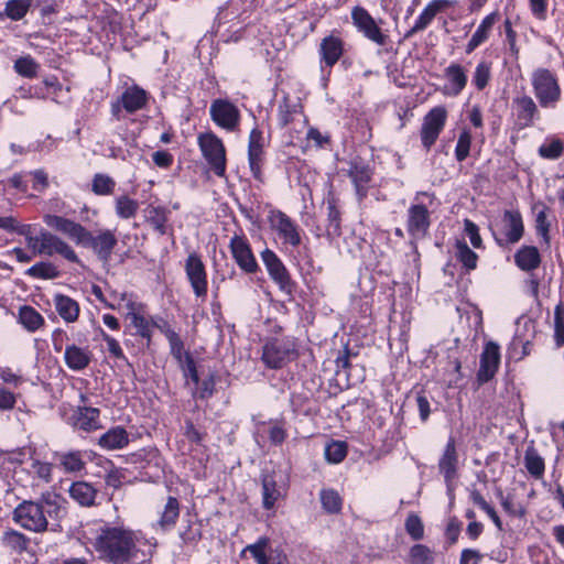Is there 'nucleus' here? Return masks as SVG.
I'll return each instance as SVG.
<instances>
[{
    "label": "nucleus",
    "mask_w": 564,
    "mask_h": 564,
    "mask_svg": "<svg viewBox=\"0 0 564 564\" xmlns=\"http://www.w3.org/2000/svg\"><path fill=\"white\" fill-rule=\"evenodd\" d=\"M215 390L214 375L209 373L204 378H199L198 386H195L193 395L199 399H208L213 395Z\"/></svg>",
    "instance_id": "obj_60"
},
{
    "label": "nucleus",
    "mask_w": 564,
    "mask_h": 564,
    "mask_svg": "<svg viewBox=\"0 0 564 564\" xmlns=\"http://www.w3.org/2000/svg\"><path fill=\"white\" fill-rule=\"evenodd\" d=\"M268 223L270 228L276 232L283 245L293 248L299 247L302 242V229L285 213L280 209H271L268 214Z\"/></svg>",
    "instance_id": "obj_9"
},
{
    "label": "nucleus",
    "mask_w": 564,
    "mask_h": 564,
    "mask_svg": "<svg viewBox=\"0 0 564 564\" xmlns=\"http://www.w3.org/2000/svg\"><path fill=\"white\" fill-rule=\"evenodd\" d=\"M89 543L98 558L110 564H141L151 556L152 544L141 531L102 523Z\"/></svg>",
    "instance_id": "obj_1"
},
{
    "label": "nucleus",
    "mask_w": 564,
    "mask_h": 564,
    "mask_svg": "<svg viewBox=\"0 0 564 564\" xmlns=\"http://www.w3.org/2000/svg\"><path fill=\"white\" fill-rule=\"evenodd\" d=\"M447 120V110L444 106L432 108L423 118L420 137L422 145L430 150L438 139Z\"/></svg>",
    "instance_id": "obj_13"
},
{
    "label": "nucleus",
    "mask_w": 564,
    "mask_h": 564,
    "mask_svg": "<svg viewBox=\"0 0 564 564\" xmlns=\"http://www.w3.org/2000/svg\"><path fill=\"white\" fill-rule=\"evenodd\" d=\"M63 502L62 496L47 491L40 501L24 500L19 503L13 511V520L25 530L43 532L48 525L47 517H61Z\"/></svg>",
    "instance_id": "obj_2"
},
{
    "label": "nucleus",
    "mask_w": 564,
    "mask_h": 564,
    "mask_svg": "<svg viewBox=\"0 0 564 564\" xmlns=\"http://www.w3.org/2000/svg\"><path fill=\"white\" fill-rule=\"evenodd\" d=\"M139 209L138 200L128 195H120L115 199L116 215L121 219H130L134 217Z\"/></svg>",
    "instance_id": "obj_44"
},
{
    "label": "nucleus",
    "mask_w": 564,
    "mask_h": 564,
    "mask_svg": "<svg viewBox=\"0 0 564 564\" xmlns=\"http://www.w3.org/2000/svg\"><path fill=\"white\" fill-rule=\"evenodd\" d=\"M42 229L43 228L35 234V225L21 224L17 231L18 235L24 237L28 249H30L34 256L41 254Z\"/></svg>",
    "instance_id": "obj_40"
},
{
    "label": "nucleus",
    "mask_w": 564,
    "mask_h": 564,
    "mask_svg": "<svg viewBox=\"0 0 564 564\" xmlns=\"http://www.w3.org/2000/svg\"><path fill=\"white\" fill-rule=\"evenodd\" d=\"M531 83L540 106L555 108L562 97L556 75L547 68H538L532 73Z\"/></svg>",
    "instance_id": "obj_5"
},
{
    "label": "nucleus",
    "mask_w": 564,
    "mask_h": 564,
    "mask_svg": "<svg viewBox=\"0 0 564 564\" xmlns=\"http://www.w3.org/2000/svg\"><path fill=\"white\" fill-rule=\"evenodd\" d=\"M209 115L217 127L228 132H235L239 129L241 121L240 110L228 98L214 99L209 107Z\"/></svg>",
    "instance_id": "obj_10"
},
{
    "label": "nucleus",
    "mask_w": 564,
    "mask_h": 564,
    "mask_svg": "<svg viewBox=\"0 0 564 564\" xmlns=\"http://www.w3.org/2000/svg\"><path fill=\"white\" fill-rule=\"evenodd\" d=\"M3 545L17 553H22L28 549L29 540L28 538L15 530H8L2 535Z\"/></svg>",
    "instance_id": "obj_46"
},
{
    "label": "nucleus",
    "mask_w": 564,
    "mask_h": 564,
    "mask_svg": "<svg viewBox=\"0 0 564 564\" xmlns=\"http://www.w3.org/2000/svg\"><path fill=\"white\" fill-rule=\"evenodd\" d=\"M470 144H471L470 132L467 130L462 131L458 137L456 147H455V156H456L457 161L462 162L468 156L469 150H470Z\"/></svg>",
    "instance_id": "obj_62"
},
{
    "label": "nucleus",
    "mask_w": 564,
    "mask_h": 564,
    "mask_svg": "<svg viewBox=\"0 0 564 564\" xmlns=\"http://www.w3.org/2000/svg\"><path fill=\"white\" fill-rule=\"evenodd\" d=\"M90 451H70L58 455V463L66 473H77L85 468L86 460L93 458Z\"/></svg>",
    "instance_id": "obj_32"
},
{
    "label": "nucleus",
    "mask_w": 564,
    "mask_h": 564,
    "mask_svg": "<svg viewBox=\"0 0 564 564\" xmlns=\"http://www.w3.org/2000/svg\"><path fill=\"white\" fill-rule=\"evenodd\" d=\"M284 496L282 487L276 485L272 476L265 475L262 479V506L267 510L274 508L276 501Z\"/></svg>",
    "instance_id": "obj_35"
},
{
    "label": "nucleus",
    "mask_w": 564,
    "mask_h": 564,
    "mask_svg": "<svg viewBox=\"0 0 564 564\" xmlns=\"http://www.w3.org/2000/svg\"><path fill=\"white\" fill-rule=\"evenodd\" d=\"M148 219L160 234H165V224L167 221L166 209L161 206L150 207L148 212Z\"/></svg>",
    "instance_id": "obj_56"
},
{
    "label": "nucleus",
    "mask_w": 564,
    "mask_h": 564,
    "mask_svg": "<svg viewBox=\"0 0 564 564\" xmlns=\"http://www.w3.org/2000/svg\"><path fill=\"white\" fill-rule=\"evenodd\" d=\"M411 564H433V551L423 544H415L410 549Z\"/></svg>",
    "instance_id": "obj_54"
},
{
    "label": "nucleus",
    "mask_w": 564,
    "mask_h": 564,
    "mask_svg": "<svg viewBox=\"0 0 564 564\" xmlns=\"http://www.w3.org/2000/svg\"><path fill=\"white\" fill-rule=\"evenodd\" d=\"M406 533L415 541L423 539L424 525L421 518L415 513H410L404 523Z\"/></svg>",
    "instance_id": "obj_58"
},
{
    "label": "nucleus",
    "mask_w": 564,
    "mask_h": 564,
    "mask_svg": "<svg viewBox=\"0 0 564 564\" xmlns=\"http://www.w3.org/2000/svg\"><path fill=\"white\" fill-rule=\"evenodd\" d=\"M445 84L442 88V93L447 97H457L466 88L468 83V76L466 68L459 63L452 62L444 69Z\"/></svg>",
    "instance_id": "obj_23"
},
{
    "label": "nucleus",
    "mask_w": 564,
    "mask_h": 564,
    "mask_svg": "<svg viewBox=\"0 0 564 564\" xmlns=\"http://www.w3.org/2000/svg\"><path fill=\"white\" fill-rule=\"evenodd\" d=\"M52 346L55 352H63L65 366L76 372L87 369L93 359L94 354L88 345H77L69 343V336L66 330L56 328L52 333Z\"/></svg>",
    "instance_id": "obj_4"
},
{
    "label": "nucleus",
    "mask_w": 564,
    "mask_h": 564,
    "mask_svg": "<svg viewBox=\"0 0 564 564\" xmlns=\"http://www.w3.org/2000/svg\"><path fill=\"white\" fill-rule=\"evenodd\" d=\"M198 145L209 169L218 177H225L227 161L226 149L221 139L213 132L204 133L198 137Z\"/></svg>",
    "instance_id": "obj_7"
},
{
    "label": "nucleus",
    "mask_w": 564,
    "mask_h": 564,
    "mask_svg": "<svg viewBox=\"0 0 564 564\" xmlns=\"http://www.w3.org/2000/svg\"><path fill=\"white\" fill-rule=\"evenodd\" d=\"M300 115V107L297 104H291L286 98L280 102L278 108V120L281 127L288 126L295 116Z\"/></svg>",
    "instance_id": "obj_52"
},
{
    "label": "nucleus",
    "mask_w": 564,
    "mask_h": 564,
    "mask_svg": "<svg viewBox=\"0 0 564 564\" xmlns=\"http://www.w3.org/2000/svg\"><path fill=\"white\" fill-rule=\"evenodd\" d=\"M120 303L116 306L115 304H108V307L124 308L127 311V318L130 321L131 326L135 329V335L147 341L149 346L152 340L153 329L158 328V325H162L164 319L161 317L150 316L145 311V305L138 302L132 294L120 293Z\"/></svg>",
    "instance_id": "obj_3"
},
{
    "label": "nucleus",
    "mask_w": 564,
    "mask_h": 564,
    "mask_svg": "<svg viewBox=\"0 0 564 564\" xmlns=\"http://www.w3.org/2000/svg\"><path fill=\"white\" fill-rule=\"evenodd\" d=\"M41 247L40 256L53 257L58 254L69 262L80 263V260L73 247L59 236L52 234L48 230L42 229Z\"/></svg>",
    "instance_id": "obj_19"
},
{
    "label": "nucleus",
    "mask_w": 564,
    "mask_h": 564,
    "mask_svg": "<svg viewBox=\"0 0 564 564\" xmlns=\"http://www.w3.org/2000/svg\"><path fill=\"white\" fill-rule=\"evenodd\" d=\"M19 323L30 333H35L44 326V317L32 306L24 305L19 310Z\"/></svg>",
    "instance_id": "obj_38"
},
{
    "label": "nucleus",
    "mask_w": 564,
    "mask_h": 564,
    "mask_svg": "<svg viewBox=\"0 0 564 564\" xmlns=\"http://www.w3.org/2000/svg\"><path fill=\"white\" fill-rule=\"evenodd\" d=\"M351 21L358 32L377 45H386L388 35L380 29L371 14L360 6L351 10Z\"/></svg>",
    "instance_id": "obj_14"
},
{
    "label": "nucleus",
    "mask_w": 564,
    "mask_h": 564,
    "mask_svg": "<svg viewBox=\"0 0 564 564\" xmlns=\"http://www.w3.org/2000/svg\"><path fill=\"white\" fill-rule=\"evenodd\" d=\"M500 364V347L495 341L485 344L480 355V366L477 378L480 382H487L494 378Z\"/></svg>",
    "instance_id": "obj_25"
},
{
    "label": "nucleus",
    "mask_w": 564,
    "mask_h": 564,
    "mask_svg": "<svg viewBox=\"0 0 564 564\" xmlns=\"http://www.w3.org/2000/svg\"><path fill=\"white\" fill-rule=\"evenodd\" d=\"M53 302L56 312L64 322L74 323L78 319L80 308L74 299L64 294H56Z\"/></svg>",
    "instance_id": "obj_33"
},
{
    "label": "nucleus",
    "mask_w": 564,
    "mask_h": 564,
    "mask_svg": "<svg viewBox=\"0 0 564 564\" xmlns=\"http://www.w3.org/2000/svg\"><path fill=\"white\" fill-rule=\"evenodd\" d=\"M85 247H90L99 259L107 261L117 245V238L110 230L101 231L97 236L90 234Z\"/></svg>",
    "instance_id": "obj_30"
},
{
    "label": "nucleus",
    "mask_w": 564,
    "mask_h": 564,
    "mask_svg": "<svg viewBox=\"0 0 564 564\" xmlns=\"http://www.w3.org/2000/svg\"><path fill=\"white\" fill-rule=\"evenodd\" d=\"M158 328L165 335L166 339L169 340L172 356L178 362H183L185 356H189V354L184 351V345L178 334L171 328L167 322H163L162 325H158Z\"/></svg>",
    "instance_id": "obj_39"
},
{
    "label": "nucleus",
    "mask_w": 564,
    "mask_h": 564,
    "mask_svg": "<svg viewBox=\"0 0 564 564\" xmlns=\"http://www.w3.org/2000/svg\"><path fill=\"white\" fill-rule=\"evenodd\" d=\"M554 339L556 346L564 344V305L558 304L554 310Z\"/></svg>",
    "instance_id": "obj_61"
},
{
    "label": "nucleus",
    "mask_w": 564,
    "mask_h": 564,
    "mask_svg": "<svg viewBox=\"0 0 564 564\" xmlns=\"http://www.w3.org/2000/svg\"><path fill=\"white\" fill-rule=\"evenodd\" d=\"M116 181L108 174L97 173L91 181V191L99 196H108L115 192Z\"/></svg>",
    "instance_id": "obj_47"
},
{
    "label": "nucleus",
    "mask_w": 564,
    "mask_h": 564,
    "mask_svg": "<svg viewBox=\"0 0 564 564\" xmlns=\"http://www.w3.org/2000/svg\"><path fill=\"white\" fill-rule=\"evenodd\" d=\"M491 79V63L481 61L479 62L473 73L471 84L477 90H484Z\"/></svg>",
    "instance_id": "obj_48"
},
{
    "label": "nucleus",
    "mask_w": 564,
    "mask_h": 564,
    "mask_svg": "<svg viewBox=\"0 0 564 564\" xmlns=\"http://www.w3.org/2000/svg\"><path fill=\"white\" fill-rule=\"evenodd\" d=\"M150 95L142 87L133 84L127 86L121 95L110 104V113L113 120L124 119V115H132L144 109L149 102Z\"/></svg>",
    "instance_id": "obj_6"
},
{
    "label": "nucleus",
    "mask_w": 564,
    "mask_h": 564,
    "mask_svg": "<svg viewBox=\"0 0 564 564\" xmlns=\"http://www.w3.org/2000/svg\"><path fill=\"white\" fill-rule=\"evenodd\" d=\"M348 175L354 184L357 199L361 203L371 187L372 171L362 161L352 160L349 164Z\"/></svg>",
    "instance_id": "obj_24"
},
{
    "label": "nucleus",
    "mask_w": 564,
    "mask_h": 564,
    "mask_svg": "<svg viewBox=\"0 0 564 564\" xmlns=\"http://www.w3.org/2000/svg\"><path fill=\"white\" fill-rule=\"evenodd\" d=\"M68 492L72 499L82 507H91L97 496V489L86 481L73 482Z\"/></svg>",
    "instance_id": "obj_34"
},
{
    "label": "nucleus",
    "mask_w": 564,
    "mask_h": 564,
    "mask_svg": "<svg viewBox=\"0 0 564 564\" xmlns=\"http://www.w3.org/2000/svg\"><path fill=\"white\" fill-rule=\"evenodd\" d=\"M345 52L344 40L335 33L325 36L318 47L319 65L322 72L332 69Z\"/></svg>",
    "instance_id": "obj_20"
},
{
    "label": "nucleus",
    "mask_w": 564,
    "mask_h": 564,
    "mask_svg": "<svg viewBox=\"0 0 564 564\" xmlns=\"http://www.w3.org/2000/svg\"><path fill=\"white\" fill-rule=\"evenodd\" d=\"M249 553L256 564H290L289 554L281 544H274L268 536H260L248 544L242 554Z\"/></svg>",
    "instance_id": "obj_8"
},
{
    "label": "nucleus",
    "mask_w": 564,
    "mask_h": 564,
    "mask_svg": "<svg viewBox=\"0 0 564 564\" xmlns=\"http://www.w3.org/2000/svg\"><path fill=\"white\" fill-rule=\"evenodd\" d=\"M182 370H183V373L186 378V382L189 383L192 382L194 386H198L199 383V375H198V371L196 369V365H195V361L193 360V358L191 356H185V359L183 360V362H178Z\"/></svg>",
    "instance_id": "obj_63"
},
{
    "label": "nucleus",
    "mask_w": 564,
    "mask_h": 564,
    "mask_svg": "<svg viewBox=\"0 0 564 564\" xmlns=\"http://www.w3.org/2000/svg\"><path fill=\"white\" fill-rule=\"evenodd\" d=\"M44 223L50 228L66 235L76 245L86 246L88 239H90V231H88L83 225L63 216L47 214L43 217Z\"/></svg>",
    "instance_id": "obj_16"
},
{
    "label": "nucleus",
    "mask_w": 564,
    "mask_h": 564,
    "mask_svg": "<svg viewBox=\"0 0 564 564\" xmlns=\"http://www.w3.org/2000/svg\"><path fill=\"white\" fill-rule=\"evenodd\" d=\"M186 279L197 300L206 301L208 294V280L205 264L196 252L187 256L184 263Z\"/></svg>",
    "instance_id": "obj_11"
},
{
    "label": "nucleus",
    "mask_w": 564,
    "mask_h": 564,
    "mask_svg": "<svg viewBox=\"0 0 564 564\" xmlns=\"http://www.w3.org/2000/svg\"><path fill=\"white\" fill-rule=\"evenodd\" d=\"M260 256L269 276L279 285L281 291L290 294L293 290V282L281 259L269 248H265Z\"/></svg>",
    "instance_id": "obj_18"
},
{
    "label": "nucleus",
    "mask_w": 564,
    "mask_h": 564,
    "mask_svg": "<svg viewBox=\"0 0 564 564\" xmlns=\"http://www.w3.org/2000/svg\"><path fill=\"white\" fill-rule=\"evenodd\" d=\"M347 455V446L344 442L334 441L325 447V457L329 463L338 464Z\"/></svg>",
    "instance_id": "obj_57"
},
{
    "label": "nucleus",
    "mask_w": 564,
    "mask_h": 564,
    "mask_svg": "<svg viewBox=\"0 0 564 564\" xmlns=\"http://www.w3.org/2000/svg\"><path fill=\"white\" fill-rule=\"evenodd\" d=\"M538 153L545 160H557L564 153V143L555 137L546 138L545 141L539 147Z\"/></svg>",
    "instance_id": "obj_43"
},
{
    "label": "nucleus",
    "mask_w": 564,
    "mask_h": 564,
    "mask_svg": "<svg viewBox=\"0 0 564 564\" xmlns=\"http://www.w3.org/2000/svg\"><path fill=\"white\" fill-rule=\"evenodd\" d=\"M31 0H9L6 3V14L13 21H19L28 13Z\"/></svg>",
    "instance_id": "obj_53"
},
{
    "label": "nucleus",
    "mask_w": 564,
    "mask_h": 564,
    "mask_svg": "<svg viewBox=\"0 0 564 564\" xmlns=\"http://www.w3.org/2000/svg\"><path fill=\"white\" fill-rule=\"evenodd\" d=\"M524 226L518 210H506L502 218V229L496 240L500 246L517 243L523 236Z\"/></svg>",
    "instance_id": "obj_22"
},
{
    "label": "nucleus",
    "mask_w": 564,
    "mask_h": 564,
    "mask_svg": "<svg viewBox=\"0 0 564 564\" xmlns=\"http://www.w3.org/2000/svg\"><path fill=\"white\" fill-rule=\"evenodd\" d=\"M458 456L456 452L455 441L449 437L445 446L444 453L438 462V468L444 476L446 485L449 487L456 477Z\"/></svg>",
    "instance_id": "obj_28"
},
{
    "label": "nucleus",
    "mask_w": 564,
    "mask_h": 564,
    "mask_svg": "<svg viewBox=\"0 0 564 564\" xmlns=\"http://www.w3.org/2000/svg\"><path fill=\"white\" fill-rule=\"evenodd\" d=\"M421 197H432L425 193H417L414 203L408 209L406 230L412 238H423L431 226L430 212L427 206L420 199Z\"/></svg>",
    "instance_id": "obj_12"
},
{
    "label": "nucleus",
    "mask_w": 564,
    "mask_h": 564,
    "mask_svg": "<svg viewBox=\"0 0 564 564\" xmlns=\"http://www.w3.org/2000/svg\"><path fill=\"white\" fill-rule=\"evenodd\" d=\"M524 464L531 476L535 478L543 476L545 469L544 460L534 449H528L525 452Z\"/></svg>",
    "instance_id": "obj_49"
},
{
    "label": "nucleus",
    "mask_w": 564,
    "mask_h": 564,
    "mask_svg": "<svg viewBox=\"0 0 564 564\" xmlns=\"http://www.w3.org/2000/svg\"><path fill=\"white\" fill-rule=\"evenodd\" d=\"M265 139L258 128H253L249 134L248 142V162L252 176L261 180L262 166L264 162Z\"/></svg>",
    "instance_id": "obj_21"
},
{
    "label": "nucleus",
    "mask_w": 564,
    "mask_h": 564,
    "mask_svg": "<svg viewBox=\"0 0 564 564\" xmlns=\"http://www.w3.org/2000/svg\"><path fill=\"white\" fill-rule=\"evenodd\" d=\"M129 434L122 426H113L98 440V445L107 451L122 449L129 444Z\"/></svg>",
    "instance_id": "obj_31"
},
{
    "label": "nucleus",
    "mask_w": 564,
    "mask_h": 564,
    "mask_svg": "<svg viewBox=\"0 0 564 564\" xmlns=\"http://www.w3.org/2000/svg\"><path fill=\"white\" fill-rule=\"evenodd\" d=\"M499 19L497 11L487 14L477 26L470 40L466 44V53H473L477 47L484 44L490 36L494 25Z\"/></svg>",
    "instance_id": "obj_29"
},
{
    "label": "nucleus",
    "mask_w": 564,
    "mask_h": 564,
    "mask_svg": "<svg viewBox=\"0 0 564 564\" xmlns=\"http://www.w3.org/2000/svg\"><path fill=\"white\" fill-rule=\"evenodd\" d=\"M39 65L31 56H23L15 61L14 70L26 78H33L36 76Z\"/></svg>",
    "instance_id": "obj_55"
},
{
    "label": "nucleus",
    "mask_w": 564,
    "mask_h": 564,
    "mask_svg": "<svg viewBox=\"0 0 564 564\" xmlns=\"http://www.w3.org/2000/svg\"><path fill=\"white\" fill-rule=\"evenodd\" d=\"M231 256L240 270L248 274L259 271V264L245 236L235 235L229 242Z\"/></svg>",
    "instance_id": "obj_17"
},
{
    "label": "nucleus",
    "mask_w": 564,
    "mask_h": 564,
    "mask_svg": "<svg viewBox=\"0 0 564 564\" xmlns=\"http://www.w3.org/2000/svg\"><path fill=\"white\" fill-rule=\"evenodd\" d=\"M517 110V120L521 127L532 124L538 107L530 96H522L514 100Z\"/></svg>",
    "instance_id": "obj_36"
},
{
    "label": "nucleus",
    "mask_w": 564,
    "mask_h": 564,
    "mask_svg": "<svg viewBox=\"0 0 564 564\" xmlns=\"http://www.w3.org/2000/svg\"><path fill=\"white\" fill-rule=\"evenodd\" d=\"M0 380L12 388H19L25 382V378L10 367H0Z\"/></svg>",
    "instance_id": "obj_64"
},
{
    "label": "nucleus",
    "mask_w": 564,
    "mask_h": 564,
    "mask_svg": "<svg viewBox=\"0 0 564 564\" xmlns=\"http://www.w3.org/2000/svg\"><path fill=\"white\" fill-rule=\"evenodd\" d=\"M180 516V503L176 498L169 497L164 506L163 512L159 520V525L163 530L171 529L175 525Z\"/></svg>",
    "instance_id": "obj_42"
},
{
    "label": "nucleus",
    "mask_w": 564,
    "mask_h": 564,
    "mask_svg": "<svg viewBox=\"0 0 564 564\" xmlns=\"http://www.w3.org/2000/svg\"><path fill=\"white\" fill-rule=\"evenodd\" d=\"M295 352V345L289 339H273L263 346L262 360L272 369L283 367Z\"/></svg>",
    "instance_id": "obj_15"
},
{
    "label": "nucleus",
    "mask_w": 564,
    "mask_h": 564,
    "mask_svg": "<svg viewBox=\"0 0 564 564\" xmlns=\"http://www.w3.org/2000/svg\"><path fill=\"white\" fill-rule=\"evenodd\" d=\"M327 218L328 226L327 231L332 235H339L340 232V210L337 207L336 199L334 197L327 198Z\"/></svg>",
    "instance_id": "obj_51"
},
{
    "label": "nucleus",
    "mask_w": 564,
    "mask_h": 564,
    "mask_svg": "<svg viewBox=\"0 0 564 564\" xmlns=\"http://www.w3.org/2000/svg\"><path fill=\"white\" fill-rule=\"evenodd\" d=\"M80 400L84 405H78L73 414L72 420L74 427L85 432L101 429L100 410L85 405L87 398L84 394L80 395Z\"/></svg>",
    "instance_id": "obj_26"
},
{
    "label": "nucleus",
    "mask_w": 564,
    "mask_h": 564,
    "mask_svg": "<svg viewBox=\"0 0 564 564\" xmlns=\"http://www.w3.org/2000/svg\"><path fill=\"white\" fill-rule=\"evenodd\" d=\"M455 257L467 271L476 269L478 256L467 246L465 241H456Z\"/></svg>",
    "instance_id": "obj_45"
},
{
    "label": "nucleus",
    "mask_w": 564,
    "mask_h": 564,
    "mask_svg": "<svg viewBox=\"0 0 564 564\" xmlns=\"http://www.w3.org/2000/svg\"><path fill=\"white\" fill-rule=\"evenodd\" d=\"M514 262L522 271H532L541 262L539 250L533 246H523L516 252Z\"/></svg>",
    "instance_id": "obj_37"
},
{
    "label": "nucleus",
    "mask_w": 564,
    "mask_h": 564,
    "mask_svg": "<svg viewBox=\"0 0 564 564\" xmlns=\"http://www.w3.org/2000/svg\"><path fill=\"white\" fill-rule=\"evenodd\" d=\"M455 4V0H432L416 18L413 26L406 32L405 37H411L415 33L425 30L437 13Z\"/></svg>",
    "instance_id": "obj_27"
},
{
    "label": "nucleus",
    "mask_w": 564,
    "mask_h": 564,
    "mask_svg": "<svg viewBox=\"0 0 564 564\" xmlns=\"http://www.w3.org/2000/svg\"><path fill=\"white\" fill-rule=\"evenodd\" d=\"M25 274L33 279L53 280L61 275L58 268L48 261H41L30 267Z\"/></svg>",
    "instance_id": "obj_41"
},
{
    "label": "nucleus",
    "mask_w": 564,
    "mask_h": 564,
    "mask_svg": "<svg viewBox=\"0 0 564 564\" xmlns=\"http://www.w3.org/2000/svg\"><path fill=\"white\" fill-rule=\"evenodd\" d=\"M323 508L328 513H337L341 510V498L334 489H323L319 494Z\"/></svg>",
    "instance_id": "obj_50"
},
{
    "label": "nucleus",
    "mask_w": 564,
    "mask_h": 564,
    "mask_svg": "<svg viewBox=\"0 0 564 564\" xmlns=\"http://www.w3.org/2000/svg\"><path fill=\"white\" fill-rule=\"evenodd\" d=\"M306 141L307 145L323 149L329 145L330 134L328 132H322L315 127H310L306 132Z\"/></svg>",
    "instance_id": "obj_59"
}]
</instances>
